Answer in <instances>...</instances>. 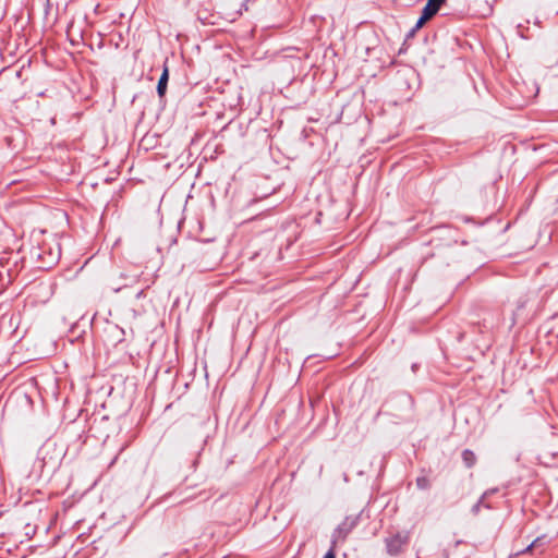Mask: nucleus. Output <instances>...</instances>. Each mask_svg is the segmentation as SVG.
<instances>
[{"mask_svg":"<svg viewBox=\"0 0 558 558\" xmlns=\"http://www.w3.org/2000/svg\"><path fill=\"white\" fill-rule=\"evenodd\" d=\"M168 69L165 68L162 74H161V77L159 78V82H158V94L160 96H162L166 92V88H167V82H168Z\"/></svg>","mask_w":558,"mask_h":558,"instance_id":"obj_3","label":"nucleus"},{"mask_svg":"<svg viewBox=\"0 0 558 558\" xmlns=\"http://www.w3.org/2000/svg\"><path fill=\"white\" fill-rule=\"evenodd\" d=\"M324 558H336L333 550L328 551Z\"/></svg>","mask_w":558,"mask_h":558,"instance_id":"obj_7","label":"nucleus"},{"mask_svg":"<svg viewBox=\"0 0 558 558\" xmlns=\"http://www.w3.org/2000/svg\"><path fill=\"white\" fill-rule=\"evenodd\" d=\"M463 460L465 461V463L470 466L473 464L474 460H475V457L473 454L472 451H469V450H465L463 452Z\"/></svg>","mask_w":558,"mask_h":558,"instance_id":"obj_5","label":"nucleus"},{"mask_svg":"<svg viewBox=\"0 0 558 558\" xmlns=\"http://www.w3.org/2000/svg\"><path fill=\"white\" fill-rule=\"evenodd\" d=\"M417 484H418V486H420V487H422V488H425V487H427V486H428V482H427V480H426V478H418V480H417Z\"/></svg>","mask_w":558,"mask_h":558,"instance_id":"obj_6","label":"nucleus"},{"mask_svg":"<svg viewBox=\"0 0 558 558\" xmlns=\"http://www.w3.org/2000/svg\"><path fill=\"white\" fill-rule=\"evenodd\" d=\"M407 542V536H396L388 541V550L390 554H397L402 545Z\"/></svg>","mask_w":558,"mask_h":558,"instance_id":"obj_1","label":"nucleus"},{"mask_svg":"<svg viewBox=\"0 0 558 558\" xmlns=\"http://www.w3.org/2000/svg\"><path fill=\"white\" fill-rule=\"evenodd\" d=\"M446 0H428L424 9L436 14Z\"/></svg>","mask_w":558,"mask_h":558,"instance_id":"obj_2","label":"nucleus"},{"mask_svg":"<svg viewBox=\"0 0 558 558\" xmlns=\"http://www.w3.org/2000/svg\"><path fill=\"white\" fill-rule=\"evenodd\" d=\"M435 14H433L429 11H426V9H423L421 17L417 20L415 28H421L428 20H430Z\"/></svg>","mask_w":558,"mask_h":558,"instance_id":"obj_4","label":"nucleus"}]
</instances>
